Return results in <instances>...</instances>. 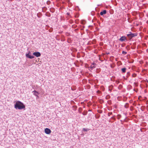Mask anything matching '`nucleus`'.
I'll return each instance as SVG.
<instances>
[{
	"mask_svg": "<svg viewBox=\"0 0 148 148\" xmlns=\"http://www.w3.org/2000/svg\"><path fill=\"white\" fill-rule=\"evenodd\" d=\"M129 104L128 103H126L125 104L124 107L126 108H127L129 107Z\"/></svg>",
	"mask_w": 148,
	"mask_h": 148,
	"instance_id": "nucleus-13",
	"label": "nucleus"
},
{
	"mask_svg": "<svg viewBox=\"0 0 148 148\" xmlns=\"http://www.w3.org/2000/svg\"><path fill=\"white\" fill-rule=\"evenodd\" d=\"M128 87L130 89L132 87V86L130 85H129L128 86Z\"/></svg>",
	"mask_w": 148,
	"mask_h": 148,
	"instance_id": "nucleus-33",
	"label": "nucleus"
},
{
	"mask_svg": "<svg viewBox=\"0 0 148 148\" xmlns=\"http://www.w3.org/2000/svg\"><path fill=\"white\" fill-rule=\"evenodd\" d=\"M107 13V11L106 10H104L100 12V15L101 16L103 15L104 14H106Z\"/></svg>",
	"mask_w": 148,
	"mask_h": 148,
	"instance_id": "nucleus-7",
	"label": "nucleus"
},
{
	"mask_svg": "<svg viewBox=\"0 0 148 148\" xmlns=\"http://www.w3.org/2000/svg\"><path fill=\"white\" fill-rule=\"evenodd\" d=\"M42 15V14L41 13L39 12L37 14V15L38 17L40 18Z\"/></svg>",
	"mask_w": 148,
	"mask_h": 148,
	"instance_id": "nucleus-10",
	"label": "nucleus"
},
{
	"mask_svg": "<svg viewBox=\"0 0 148 148\" xmlns=\"http://www.w3.org/2000/svg\"><path fill=\"white\" fill-rule=\"evenodd\" d=\"M130 75V72H127V77H128Z\"/></svg>",
	"mask_w": 148,
	"mask_h": 148,
	"instance_id": "nucleus-29",
	"label": "nucleus"
},
{
	"mask_svg": "<svg viewBox=\"0 0 148 148\" xmlns=\"http://www.w3.org/2000/svg\"><path fill=\"white\" fill-rule=\"evenodd\" d=\"M97 16L98 17H99L100 16V15L99 14H97Z\"/></svg>",
	"mask_w": 148,
	"mask_h": 148,
	"instance_id": "nucleus-38",
	"label": "nucleus"
},
{
	"mask_svg": "<svg viewBox=\"0 0 148 148\" xmlns=\"http://www.w3.org/2000/svg\"><path fill=\"white\" fill-rule=\"evenodd\" d=\"M112 114V112H111L110 114Z\"/></svg>",
	"mask_w": 148,
	"mask_h": 148,
	"instance_id": "nucleus-51",
	"label": "nucleus"
},
{
	"mask_svg": "<svg viewBox=\"0 0 148 148\" xmlns=\"http://www.w3.org/2000/svg\"><path fill=\"white\" fill-rule=\"evenodd\" d=\"M121 116L120 114H118L117 115V118L118 119H119L121 117Z\"/></svg>",
	"mask_w": 148,
	"mask_h": 148,
	"instance_id": "nucleus-23",
	"label": "nucleus"
},
{
	"mask_svg": "<svg viewBox=\"0 0 148 148\" xmlns=\"http://www.w3.org/2000/svg\"><path fill=\"white\" fill-rule=\"evenodd\" d=\"M115 108H116V106H115Z\"/></svg>",
	"mask_w": 148,
	"mask_h": 148,
	"instance_id": "nucleus-50",
	"label": "nucleus"
},
{
	"mask_svg": "<svg viewBox=\"0 0 148 148\" xmlns=\"http://www.w3.org/2000/svg\"><path fill=\"white\" fill-rule=\"evenodd\" d=\"M32 92H34V93L33 94V95H34L35 96L38 97V95L39 94V93L38 92L36 91V90H34V91H33Z\"/></svg>",
	"mask_w": 148,
	"mask_h": 148,
	"instance_id": "nucleus-8",
	"label": "nucleus"
},
{
	"mask_svg": "<svg viewBox=\"0 0 148 148\" xmlns=\"http://www.w3.org/2000/svg\"><path fill=\"white\" fill-rule=\"evenodd\" d=\"M132 76L133 77H135L136 76V74L135 73H133L132 75Z\"/></svg>",
	"mask_w": 148,
	"mask_h": 148,
	"instance_id": "nucleus-30",
	"label": "nucleus"
},
{
	"mask_svg": "<svg viewBox=\"0 0 148 148\" xmlns=\"http://www.w3.org/2000/svg\"><path fill=\"white\" fill-rule=\"evenodd\" d=\"M88 111H91V110H88Z\"/></svg>",
	"mask_w": 148,
	"mask_h": 148,
	"instance_id": "nucleus-46",
	"label": "nucleus"
},
{
	"mask_svg": "<svg viewBox=\"0 0 148 148\" xmlns=\"http://www.w3.org/2000/svg\"><path fill=\"white\" fill-rule=\"evenodd\" d=\"M111 14H112V13H110Z\"/></svg>",
	"mask_w": 148,
	"mask_h": 148,
	"instance_id": "nucleus-53",
	"label": "nucleus"
},
{
	"mask_svg": "<svg viewBox=\"0 0 148 148\" xmlns=\"http://www.w3.org/2000/svg\"><path fill=\"white\" fill-rule=\"evenodd\" d=\"M119 40L122 42H123L125 40H127V38L125 36H122L119 39Z\"/></svg>",
	"mask_w": 148,
	"mask_h": 148,
	"instance_id": "nucleus-6",
	"label": "nucleus"
},
{
	"mask_svg": "<svg viewBox=\"0 0 148 148\" xmlns=\"http://www.w3.org/2000/svg\"><path fill=\"white\" fill-rule=\"evenodd\" d=\"M91 14L92 16H94L95 15V12L94 11H92L91 12Z\"/></svg>",
	"mask_w": 148,
	"mask_h": 148,
	"instance_id": "nucleus-25",
	"label": "nucleus"
},
{
	"mask_svg": "<svg viewBox=\"0 0 148 148\" xmlns=\"http://www.w3.org/2000/svg\"><path fill=\"white\" fill-rule=\"evenodd\" d=\"M87 111H86V112H84L82 113V114L84 115H87Z\"/></svg>",
	"mask_w": 148,
	"mask_h": 148,
	"instance_id": "nucleus-24",
	"label": "nucleus"
},
{
	"mask_svg": "<svg viewBox=\"0 0 148 148\" xmlns=\"http://www.w3.org/2000/svg\"><path fill=\"white\" fill-rule=\"evenodd\" d=\"M45 132L46 134H49L51 133V132L49 129L47 128L45 129Z\"/></svg>",
	"mask_w": 148,
	"mask_h": 148,
	"instance_id": "nucleus-5",
	"label": "nucleus"
},
{
	"mask_svg": "<svg viewBox=\"0 0 148 148\" xmlns=\"http://www.w3.org/2000/svg\"><path fill=\"white\" fill-rule=\"evenodd\" d=\"M112 118H113L114 120H115V118H113V117H112Z\"/></svg>",
	"mask_w": 148,
	"mask_h": 148,
	"instance_id": "nucleus-47",
	"label": "nucleus"
},
{
	"mask_svg": "<svg viewBox=\"0 0 148 148\" xmlns=\"http://www.w3.org/2000/svg\"><path fill=\"white\" fill-rule=\"evenodd\" d=\"M78 30V29H75V31H77V30Z\"/></svg>",
	"mask_w": 148,
	"mask_h": 148,
	"instance_id": "nucleus-42",
	"label": "nucleus"
},
{
	"mask_svg": "<svg viewBox=\"0 0 148 148\" xmlns=\"http://www.w3.org/2000/svg\"><path fill=\"white\" fill-rule=\"evenodd\" d=\"M89 75L90 76H92V74L91 73H90L89 74Z\"/></svg>",
	"mask_w": 148,
	"mask_h": 148,
	"instance_id": "nucleus-39",
	"label": "nucleus"
},
{
	"mask_svg": "<svg viewBox=\"0 0 148 148\" xmlns=\"http://www.w3.org/2000/svg\"><path fill=\"white\" fill-rule=\"evenodd\" d=\"M97 112L100 114H101L102 112V111L101 110H98Z\"/></svg>",
	"mask_w": 148,
	"mask_h": 148,
	"instance_id": "nucleus-26",
	"label": "nucleus"
},
{
	"mask_svg": "<svg viewBox=\"0 0 148 148\" xmlns=\"http://www.w3.org/2000/svg\"><path fill=\"white\" fill-rule=\"evenodd\" d=\"M45 15L46 16H48L49 17H50L51 16V14L49 12H46Z\"/></svg>",
	"mask_w": 148,
	"mask_h": 148,
	"instance_id": "nucleus-11",
	"label": "nucleus"
},
{
	"mask_svg": "<svg viewBox=\"0 0 148 148\" xmlns=\"http://www.w3.org/2000/svg\"><path fill=\"white\" fill-rule=\"evenodd\" d=\"M96 65V64L94 62H93V63L92 64V65H94L93 66H94V65Z\"/></svg>",
	"mask_w": 148,
	"mask_h": 148,
	"instance_id": "nucleus-35",
	"label": "nucleus"
},
{
	"mask_svg": "<svg viewBox=\"0 0 148 148\" xmlns=\"http://www.w3.org/2000/svg\"><path fill=\"white\" fill-rule=\"evenodd\" d=\"M109 53H109V52H108V53H106V54H107V55H108V54H109Z\"/></svg>",
	"mask_w": 148,
	"mask_h": 148,
	"instance_id": "nucleus-43",
	"label": "nucleus"
},
{
	"mask_svg": "<svg viewBox=\"0 0 148 148\" xmlns=\"http://www.w3.org/2000/svg\"><path fill=\"white\" fill-rule=\"evenodd\" d=\"M112 86H109V87L108 90H109V91H110V92L111 91V90H112Z\"/></svg>",
	"mask_w": 148,
	"mask_h": 148,
	"instance_id": "nucleus-18",
	"label": "nucleus"
},
{
	"mask_svg": "<svg viewBox=\"0 0 148 148\" xmlns=\"http://www.w3.org/2000/svg\"><path fill=\"white\" fill-rule=\"evenodd\" d=\"M116 82L117 84H118L119 83V81L116 80Z\"/></svg>",
	"mask_w": 148,
	"mask_h": 148,
	"instance_id": "nucleus-36",
	"label": "nucleus"
},
{
	"mask_svg": "<svg viewBox=\"0 0 148 148\" xmlns=\"http://www.w3.org/2000/svg\"><path fill=\"white\" fill-rule=\"evenodd\" d=\"M71 90H74V89H72V88H71Z\"/></svg>",
	"mask_w": 148,
	"mask_h": 148,
	"instance_id": "nucleus-45",
	"label": "nucleus"
},
{
	"mask_svg": "<svg viewBox=\"0 0 148 148\" xmlns=\"http://www.w3.org/2000/svg\"><path fill=\"white\" fill-rule=\"evenodd\" d=\"M122 54H126L127 53V52L125 51H123L122 52Z\"/></svg>",
	"mask_w": 148,
	"mask_h": 148,
	"instance_id": "nucleus-32",
	"label": "nucleus"
},
{
	"mask_svg": "<svg viewBox=\"0 0 148 148\" xmlns=\"http://www.w3.org/2000/svg\"><path fill=\"white\" fill-rule=\"evenodd\" d=\"M77 8H79V7H78V6H77Z\"/></svg>",
	"mask_w": 148,
	"mask_h": 148,
	"instance_id": "nucleus-52",
	"label": "nucleus"
},
{
	"mask_svg": "<svg viewBox=\"0 0 148 148\" xmlns=\"http://www.w3.org/2000/svg\"><path fill=\"white\" fill-rule=\"evenodd\" d=\"M53 28L52 27H51L49 30V31L50 32H52L53 31Z\"/></svg>",
	"mask_w": 148,
	"mask_h": 148,
	"instance_id": "nucleus-28",
	"label": "nucleus"
},
{
	"mask_svg": "<svg viewBox=\"0 0 148 148\" xmlns=\"http://www.w3.org/2000/svg\"><path fill=\"white\" fill-rule=\"evenodd\" d=\"M108 116H110V115L109 113L108 114Z\"/></svg>",
	"mask_w": 148,
	"mask_h": 148,
	"instance_id": "nucleus-48",
	"label": "nucleus"
},
{
	"mask_svg": "<svg viewBox=\"0 0 148 148\" xmlns=\"http://www.w3.org/2000/svg\"><path fill=\"white\" fill-rule=\"evenodd\" d=\"M66 14H67V15L68 16H69L70 15V13L69 12H67V13H66Z\"/></svg>",
	"mask_w": 148,
	"mask_h": 148,
	"instance_id": "nucleus-37",
	"label": "nucleus"
},
{
	"mask_svg": "<svg viewBox=\"0 0 148 148\" xmlns=\"http://www.w3.org/2000/svg\"><path fill=\"white\" fill-rule=\"evenodd\" d=\"M107 103L108 104L110 105L112 104V102L111 100H109L108 101Z\"/></svg>",
	"mask_w": 148,
	"mask_h": 148,
	"instance_id": "nucleus-22",
	"label": "nucleus"
},
{
	"mask_svg": "<svg viewBox=\"0 0 148 148\" xmlns=\"http://www.w3.org/2000/svg\"><path fill=\"white\" fill-rule=\"evenodd\" d=\"M50 11L52 12V13H53L55 12V9L54 8H51L50 9Z\"/></svg>",
	"mask_w": 148,
	"mask_h": 148,
	"instance_id": "nucleus-12",
	"label": "nucleus"
},
{
	"mask_svg": "<svg viewBox=\"0 0 148 148\" xmlns=\"http://www.w3.org/2000/svg\"><path fill=\"white\" fill-rule=\"evenodd\" d=\"M77 106H73V110H74V111H75L77 108Z\"/></svg>",
	"mask_w": 148,
	"mask_h": 148,
	"instance_id": "nucleus-16",
	"label": "nucleus"
},
{
	"mask_svg": "<svg viewBox=\"0 0 148 148\" xmlns=\"http://www.w3.org/2000/svg\"><path fill=\"white\" fill-rule=\"evenodd\" d=\"M134 85H135L136 86H138V84H137V83H136V82H134Z\"/></svg>",
	"mask_w": 148,
	"mask_h": 148,
	"instance_id": "nucleus-34",
	"label": "nucleus"
},
{
	"mask_svg": "<svg viewBox=\"0 0 148 148\" xmlns=\"http://www.w3.org/2000/svg\"><path fill=\"white\" fill-rule=\"evenodd\" d=\"M100 117V115L98 114H97L95 115V117L97 119L99 118Z\"/></svg>",
	"mask_w": 148,
	"mask_h": 148,
	"instance_id": "nucleus-19",
	"label": "nucleus"
},
{
	"mask_svg": "<svg viewBox=\"0 0 148 148\" xmlns=\"http://www.w3.org/2000/svg\"><path fill=\"white\" fill-rule=\"evenodd\" d=\"M100 92V91H99V90H97V93H99V92Z\"/></svg>",
	"mask_w": 148,
	"mask_h": 148,
	"instance_id": "nucleus-40",
	"label": "nucleus"
},
{
	"mask_svg": "<svg viewBox=\"0 0 148 148\" xmlns=\"http://www.w3.org/2000/svg\"><path fill=\"white\" fill-rule=\"evenodd\" d=\"M81 23L82 24H84L86 23V21L84 20H82L81 21Z\"/></svg>",
	"mask_w": 148,
	"mask_h": 148,
	"instance_id": "nucleus-17",
	"label": "nucleus"
},
{
	"mask_svg": "<svg viewBox=\"0 0 148 148\" xmlns=\"http://www.w3.org/2000/svg\"><path fill=\"white\" fill-rule=\"evenodd\" d=\"M95 68L94 66H92V65H91L89 68H90L91 70H92L94 68Z\"/></svg>",
	"mask_w": 148,
	"mask_h": 148,
	"instance_id": "nucleus-20",
	"label": "nucleus"
},
{
	"mask_svg": "<svg viewBox=\"0 0 148 148\" xmlns=\"http://www.w3.org/2000/svg\"><path fill=\"white\" fill-rule=\"evenodd\" d=\"M33 54L37 57H39L41 55L40 53L39 52H34L33 53Z\"/></svg>",
	"mask_w": 148,
	"mask_h": 148,
	"instance_id": "nucleus-4",
	"label": "nucleus"
},
{
	"mask_svg": "<svg viewBox=\"0 0 148 148\" xmlns=\"http://www.w3.org/2000/svg\"><path fill=\"white\" fill-rule=\"evenodd\" d=\"M31 53L30 51H29L28 53H26L25 55L26 57L31 59L34 58V56H31L30 55V54H31Z\"/></svg>",
	"mask_w": 148,
	"mask_h": 148,
	"instance_id": "nucleus-3",
	"label": "nucleus"
},
{
	"mask_svg": "<svg viewBox=\"0 0 148 148\" xmlns=\"http://www.w3.org/2000/svg\"><path fill=\"white\" fill-rule=\"evenodd\" d=\"M110 96L109 95H107L106 97V99H109L110 98Z\"/></svg>",
	"mask_w": 148,
	"mask_h": 148,
	"instance_id": "nucleus-21",
	"label": "nucleus"
},
{
	"mask_svg": "<svg viewBox=\"0 0 148 148\" xmlns=\"http://www.w3.org/2000/svg\"><path fill=\"white\" fill-rule=\"evenodd\" d=\"M104 101L102 99H100V100L99 102L101 103H102L104 102Z\"/></svg>",
	"mask_w": 148,
	"mask_h": 148,
	"instance_id": "nucleus-27",
	"label": "nucleus"
},
{
	"mask_svg": "<svg viewBox=\"0 0 148 148\" xmlns=\"http://www.w3.org/2000/svg\"><path fill=\"white\" fill-rule=\"evenodd\" d=\"M77 27V25H73L72 26V27L73 28H76Z\"/></svg>",
	"mask_w": 148,
	"mask_h": 148,
	"instance_id": "nucleus-31",
	"label": "nucleus"
},
{
	"mask_svg": "<svg viewBox=\"0 0 148 148\" xmlns=\"http://www.w3.org/2000/svg\"><path fill=\"white\" fill-rule=\"evenodd\" d=\"M146 80H147V83H148V79L147 80V79H146Z\"/></svg>",
	"mask_w": 148,
	"mask_h": 148,
	"instance_id": "nucleus-44",
	"label": "nucleus"
},
{
	"mask_svg": "<svg viewBox=\"0 0 148 148\" xmlns=\"http://www.w3.org/2000/svg\"><path fill=\"white\" fill-rule=\"evenodd\" d=\"M126 69L125 67H124L123 68H122L121 69V70L122 71V73H125L126 72Z\"/></svg>",
	"mask_w": 148,
	"mask_h": 148,
	"instance_id": "nucleus-9",
	"label": "nucleus"
},
{
	"mask_svg": "<svg viewBox=\"0 0 148 148\" xmlns=\"http://www.w3.org/2000/svg\"><path fill=\"white\" fill-rule=\"evenodd\" d=\"M98 23H99V24H100V22L99 21H98V22H97Z\"/></svg>",
	"mask_w": 148,
	"mask_h": 148,
	"instance_id": "nucleus-41",
	"label": "nucleus"
},
{
	"mask_svg": "<svg viewBox=\"0 0 148 148\" xmlns=\"http://www.w3.org/2000/svg\"><path fill=\"white\" fill-rule=\"evenodd\" d=\"M127 36L131 39L132 38L136 36H137V33H133L130 32V33L127 35Z\"/></svg>",
	"mask_w": 148,
	"mask_h": 148,
	"instance_id": "nucleus-2",
	"label": "nucleus"
},
{
	"mask_svg": "<svg viewBox=\"0 0 148 148\" xmlns=\"http://www.w3.org/2000/svg\"><path fill=\"white\" fill-rule=\"evenodd\" d=\"M123 88V86L121 84H120L118 87V88L119 90H121Z\"/></svg>",
	"mask_w": 148,
	"mask_h": 148,
	"instance_id": "nucleus-15",
	"label": "nucleus"
},
{
	"mask_svg": "<svg viewBox=\"0 0 148 148\" xmlns=\"http://www.w3.org/2000/svg\"><path fill=\"white\" fill-rule=\"evenodd\" d=\"M100 19H101V20H102V19H102L101 18H100Z\"/></svg>",
	"mask_w": 148,
	"mask_h": 148,
	"instance_id": "nucleus-49",
	"label": "nucleus"
},
{
	"mask_svg": "<svg viewBox=\"0 0 148 148\" xmlns=\"http://www.w3.org/2000/svg\"><path fill=\"white\" fill-rule=\"evenodd\" d=\"M89 129L88 128H84L83 129L82 131L84 132H87L88 130Z\"/></svg>",
	"mask_w": 148,
	"mask_h": 148,
	"instance_id": "nucleus-14",
	"label": "nucleus"
},
{
	"mask_svg": "<svg viewBox=\"0 0 148 148\" xmlns=\"http://www.w3.org/2000/svg\"><path fill=\"white\" fill-rule=\"evenodd\" d=\"M14 107L16 109H25V106L24 103L20 101H17L14 105Z\"/></svg>",
	"mask_w": 148,
	"mask_h": 148,
	"instance_id": "nucleus-1",
	"label": "nucleus"
}]
</instances>
